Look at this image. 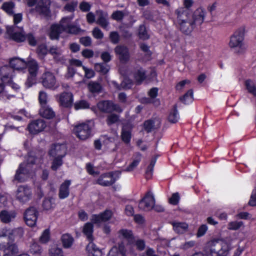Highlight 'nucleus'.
<instances>
[{"instance_id": "nucleus-1", "label": "nucleus", "mask_w": 256, "mask_h": 256, "mask_svg": "<svg viewBox=\"0 0 256 256\" xmlns=\"http://www.w3.org/2000/svg\"><path fill=\"white\" fill-rule=\"evenodd\" d=\"M74 18V15L66 16L62 19L59 24H52L50 27L49 34L50 38L57 40L62 32L71 34H78L81 32L80 28L71 24V21Z\"/></svg>"}, {"instance_id": "nucleus-2", "label": "nucleus", "mask_w": 256, "mask_h": 256, "mask_svg": "<svg viewBox=\"0 0 256 256\" xmlns=\"http://www.w3.org/2000/svg\"><path fill=\"white\" fill-rule=\"evenodd\" d=\"M244 28L241 27L237 29L230 37L228 46L236 54H242L247 48L244 42Z\"/></svg>"}, {"instance_id": "nucleus-3", "label": "nucleus", "mask_w": 256, "mask_h": 256, "mask_svg": "<svg viewBox=\"0 0 256 256\" xmlns=\"http://www.w3.org/2000/svg\"><path fill=\"white\" fill-rule=\"evenodd\" d=\"M40 160L32 154L26 158V161L20 164L18 170L16 172L14 178L18 182H22L26 180L32 172L33 166L36 163Z\"/></svg>"}, {"instance_id": "nucleus-4", "label": "nucleus", "mask_w": 256, "mask_h": 256, "mask_svg": "<svg viewBox=\"0 0 256 256\" xmlns=\"http://www.w3.org/2000/svg\"><path fill=\"white\" fill-rule=\"evenodd\" d=\"M6 33L10 39L16 42H23L27 38L30 46H34L36 44V40L33 34H28L25 36L23 29L22 28L18 30V27L16 26H8Z\"/></svg>"}, {"instance_id": "nucleus-5", "label": "nucleus", "mask_w": 256, "mask_h": 256, "mask_svg": "<svg viewBox=\"0 0 256 256\" xmlns=\"http://www.w3.org/2000/svg\"><path fill=\"white\" fill-rule=\"evenodd\" d=\"M92 126L90 122L82 123L74 126V132L78 138L86 140L90 136Z\"/></svg>"}, {"instance_id": "nucleus-6", "label": "nucleus", "mask_w": 256, "mask_h": 256, "mask_svg": "<svg viewBox=\"0 0 256 256\" xmlns=\"http://www.w3.org/2000/svg\"><path fill=\"white\" fill-rule=\"evenodd\" d=\"M26 67L28 69L29 75L25 84L28 88H30L35 83L38 65L36 60L30 59L26 62Z\"/></svg>"}, {"instance_id": "nucleus-7", "label": "nucleus", "mask_w": 256, "mask_h": 256, "mask_svg": "<svg viewBox=\"0 0 256 256\" xmlns=\"http://www.w3.org/2000/svg\"><path fill=\"white\" fill-rule=\"evenodd\" d=\"M50 0H40L36 4L35 8H31L29 12L32 14L34 11L44 18H49L50 16Z\"/></svg>"}, {"instance_id": "nucleus-8", "label": "nucleus", "mask_w": 256, "mask_h": 256, "mask_svg": "<svg viewBox=\"0 0 256 256\" xmlns=\"http://www.w3.org/2000/svg\"><path fill=\"white\" fill-rule=\"evenodd\" d=\"M16 199L21 203H26L32 198L31 189L26 186H19L15 192Z\"/></svg>"}, {"instance_id": "nucleus-9", "label": "nucleus", "mask_w": 256, "mask_h": 256, "mask_svg": "<svg viewBox=\"0 0 256 256\" xmlns=\"http://www.w3.org/2000/svg\"><path fill=\"white\" fill-rule=\"evenodd\" d=\"M42 82L43 86L46 88L55 90L59 86L54 75L50 72H46L42 74Z\"/></svg>"}, {"instance_id": "nucleus-10", "label": "nucleus", "mask_w": 256, "mask_h": 256, "mask_svg": "<svg viewBox=\"0 0 256 256\" xmlns=\"http://www.w3.org/2000/svg\"><path fill=\"white\" fill-rule=\"evenodd\" d=\"M97 108L100 112L104 113H110L114 111L122 112V108L118 104H114L110 100L100 101L97 104Z\"/></svg>"}, {"instance_id": "nucleus-11", "label": "nucleus", "mask_w": 256, "mask_h": 256, "mask_svg": "<svg viewBox=\"0 0 256 256\" xmlns=\"http://www.w3.org/2000/svg\"><path fill=\"white\" fill-rule=\"evenodd\" d=\"M155 204V199L153 194L148 192L144 198L140 200L138 204V208L144 211H149L152 210Z\"/></svg>"}, {"instance_id": "nucleus-12", "label": "nucleus", "mask_w": 256, "mask_h": 256, "mask_svg": "<svg viewBox=\"0 0 256 256\" xmlns=\"http://www.w3.org/2000/svg\"><path fill=\"white\" fill-rule=\"evenodd\" d=\"M219 247L220 242L216 240L208 242L204 248V252L206 256H220Z\"/></svg>"}, {"instance_id": "nucleus-13", "label": "nucleus", "mask_w": 256, "mask_h": 256, "mask_svg": "<svg viewBox=\"0 0 256 256\" xmlns=\"http://www.w3.org/2000/svg\"><path fill=\"white\" fill-rule=\"evenodd\" d=\"M38 212L34 207L27 209L24 214V220L26 224L29 226H34L36 225L38 219Z\"/></svg>"}, {"instance_id": "nucleus-14", "label": "nucleus", "mask_w": 256, "mask_h": 256, "mask_svg": "<svg viewBox=\"0 0 256 256\" xmlns=\"http://www.w3.org/2000/svg\"><path fill=\"white\" fill-rule=\"evenodd\" d=\"M10 231L4 228L0 232V250H6L10 245H16L10 242Z\"/></svg>"}, {"instance_id": "nucleus-15", "label": "nucleus", "mask_w": 256, "mask_h": 256, "mask_svg": "<svg viewBox=\"0 0 256 256\" xmlns=\"http://www.w3.org/2000/svg\"><path fill=\"white\" fill-rule=\"evenodd\" d=\"M66 153V146L64 144H53L49 150V155L52 157L64 158Z\"/></svg>"}, {"instance_id": "nucleus-16", "label": "nucleus", "mask_w": 256, "mask_h": 256, "mask_svg": "<svg viewBox=\"0 0 256 256\" xmlns=\"http://www.w3.org/2000/svg\"><path fill=\"white\" fill-rule=\"evenodd\" d=\"M175 14L177 23L192 20L191 12L186 8H178L175 10Z\"/></svg>"}, {"instance_id": "nucleus-17", "label": "nucleus", "mask_w": 256, "mask_h": 256, "mask_svg": "<svg viewBox=\"0 0 256 256\" xmlns=\"http://www.w3.org/2000/svg\"><path fill=\"white\" fill-rule=\"evenodd\" d=\"M46 126L44 121L42 120H38L30 122L28 129L32 134H36L42 131Z\"/></svg>"}, {"instance_id": "nucleus-18", "label": "nucleus", "mask_w": 256, "mask_h": 256, "mask_svg": "<svg viewBox=\"0 0 256 256\" xmlns=\"http://www.w3.org/2000/svg\"><path fill=\"white\" fill-rule=\"evenodd\" d=\"M14 70L8 66H4L0 68V76L4 83H10L14 76Z\"/></svg>"}, {"instance_id": "nucleus-19", "label": "nucleus", "mask_w": 256, "mask_h": 256, "mask_svg": "<svg viewBox=\"0 0 256 256\" xmlns=\"http://www.w3.org/2000/svg\"><path fill=\"white\" fill-rule=\"evenodd\" d=\"M112 212L111 210H106L100 214H93L91 216L90 220L94 224H100L108 220L112 216Z\"/></svg>"}, {"instance_id": "nucleus-20", "label": "nucleus", "mask_w": 256, "mask_h": 256, "mask_svg": "<svg viewBox=\"0 0 256 256\" xmlns=\"http://www.w3.org/2000/svg\"><path fill=\"white\" fill-rule=\"evenodd\" d=\"M114 52L120 62L125 63L129 60L130 54L126 47L118 46L116 47Z\"/></svg>"}, {"instance_id": "nucleus-21", "label": "nucleus", "mask_w": 256, "mask_h": 256, "mask_svg": "<svg viewBox=\"0 0 256 256\" xmlns=\"http://www.w3.org/2000/svg\"><path fill=\"white\" fill-rule=\"evenodd\" d=\"M206 12L203 8H197L192 15V21L195 26L202 24L204 20Z\"/></svg>"}, {"instance_id": "nucleus-22", "label": "nucleus", "mask_w": 256, "mask_h": 256, "mask_svg": "<svg viewBox=\"0 0 256 256\" xmlns=\"http://www.w3.org/2000/svg\"><path fill=\"white\" fill-rule=\"evenodd\" d=\"M58 102L63 107H70L73 102V95L71 92H63L60 95Z\"/></svg>"}, {"instance_id": "nucleus-23", "label": "nucleus", "mask_w": 256, "mask_h": 256, "mask_svg": "<svg viewBox=\"0 0 256 256\" xmlns=\"http://www.w3.org/2000/svg\"><path fill=\"white\" fill-rule=\"evenodd\" d=\"M116 180L110 173L104 174L98 179L97 182L102 186H110Z\"/></svg>"}, {"instance_id": "nucleus-24", "label": "nucleus", "mask_w": 256, "mask_h": 256, "mask_svg": "<svg viewBox=\"0 0 256 256\" xmlns=\"http://www.w3.org/2000/svg\"><path fill=\"white\" fill-rule=\"evenodd\" d=\"M71 184L70 180H66L62 182L59 189L58 196L60 199H64L68 197L70 194L69 186Z\"/></svg>"}, {"instance_id": "nucleus-25", "label": "nucleus", "mask_w": 256, "mask_h": 256, "mask_svg": "<svg viewBox=\"0 0 256 256\" xmlns=\"http://www.w3.org/2000/svg\"><path fill=\"white\" fill-rule=\"evenodd\" d=\"M180 30L184 34H190L196 26L192 20L177 23Z\"/></svg>"}, {"instance_id": "nucleus-26", "label": "nucleus", "mask_w": 256, "mask_h": 256, "mask_svg": "<svg viewBox=\"0 0 256 256\" xmlns=\"http://www.w3.org/2000/svg\"><path fill=\"white\" fill-rule=\"evenodd\" d=\"M10 68L16 70H20L26 68V62L24 60L16 58L12 59L10 60Z\"/></svg>"}, {"instance_id": "nucleus-27", "label": "nucleus", "mask_w": 256, "mask_h": 256, "mask_svg": "<svg viewBox=\"0 0 256 256\" xmlns=\"http://www.w3.org/2000/svg\"><path fill=\"white\" fill-rule=\"evenodd\" d=\"M175 232L178 234H182L186 232L188 228V224L184 222L172 221L170 222Z\"/></svg>"}, {"instance_id": "nucleus-28", "label": "nucleus", "mask_w": 256, "mask_h": 256, "mask_svg": "<svg viewBox=\"0 0 256 256\" xmlns=\"http://www.w3.org/2000/svg\"><path fill=\"white\" fill-rule=\"evenodd\" d=\"M108 256H126V250L123 244L114 246L110 250Z\"/></svg>"}, {"instance_id": "nucleus-29", "label": "nucleus", "mask_w": 256, "mask_h": 256, "mask_svg": "<svg viewBox=\"0 0 256 256\" xmlns=\"http://www.w3.org/2000/svg\"><path fill=\"white\" fill-rule=\"evenodd\" d=\"M40 115L47 119H50L54 117V112L53 110L47 105L41 106L40 110Z\"/></svg>"}, {"instance_id": "nucleus-30", "label": "nucleus", "mask_w": 256, "mask_h": 256, "mask_svg": "<svg viewBox=\"0 0 256 256\" xmlns=\"http://www.w3.org/2000/svg\"><path fill=\"white\" fill-rule=\"evenodd\" d=\"M88 252L92 256H102V252L92 242L90 241L86 246Z\"/></svg>"}, {"instance_id": "nucleus-31", "label": "nucleus", "mask_w": 256, "mask_h": 256, "mask_svg": "<svg viewBox=\"0 0 256 256\" xmlns=\"http://www.w3.org/2000/svg\"><path fill=\"white\" fill-rule=\"evenodd\" d=\"M160 122L158 120H148L144 123V128L148 132H151L152 130L159 127Z\"/></svg>"}, {"instance_id": "nucleus-32", "label": "nucleus", "mask_w": 256, "mask_h": 256, "mask_svg": "<svg viewBox=\"0 0 256 256\" xmlns=\"http://www.w3.org/2000/svg\"><path fill=\"white\" fill-rule=\"evenodd\" d=\"M16 214L14 212H8L2 210L0 213V219L4 223H8L14 218Z\"/></svg>"}, {"instance_id": "nucleus-33", "label": "nucleus", "mask_w": 256, "mask_h": 256, "mask_svg": "<svg viewBox=\"0 0 256 256\" xmlns=\"http://www.w3.org/2000/svg\"><path fill=\"white\" fill-rule=\"evenodd\" d=\"M244 86L248 92L256 96V83L254 80L248 79L245 80Z\"/></svg>"}, {"instance_id": "nucleus-34", "label": "nucleus", "mask_w": 256, "mask_h": 256, "mask_svg": "<svg viewBox=\"0 0 256 256\" xmlns=\"http://www.w3.org/2000/svg\"><path fill=\"white\" fill-rule=\"evenodd\" d=\"M219 248L220 256H226L232 249L230 242L226 241L220 242V247Z\"/></svg>"}, {"instance_id": "nucleus-35", "label": "nucleus", "mask_w": 256, "mask_h": 256, "mask_svg": "<svg viewBox=\"0 0 256 256\" xmlns=\"http://www.w3.org/2000/svg\"><path fill=\"white\" fill-rule=\"evenodd\" d=\"M132 128H128L126 126H124L122 128L121 137L122 141L126 144H128L131 139V130Z\"/></svg>"}, {"instance_id": "nucleus-36", "label": "nucleus", "mask_w": 256, "mask_h": 256, "mask_svg": "<svg viewBox=\"0 0 256 256\" xmlns=\"http://www.w3.org/2000/svg\"><path fill=\"white\" fill-rule=\"evenodd\" d=\"M94 226L91 222L86 223L83 228L82 232L86 236L88 239L90 241H92V232H93Z\"/></svg>"}, {"instance_id": "nucleus-37", "label": "nucleus", "mask_w": 256, "mask_h": 256, "mask_svg": "<svg viewBox=\"0 0 256 256\" xmlns=\"http://www.w3.org/2000/svg\"><path fill=\"white\" fill-rule=\"evenodd\" d=\"M49 52L56 61L60 62L64 60L62 56V50L60 48L52 46L50 48Z\"/></svg>"}, {"instance_id": "nucleus-38", "label": "nucleus", "mask_w": 256, "mask_h": 256, "mask_svg": "<svg viewBox=\"0 0 256 256\" xmlns=\"http://www.w3.org/2000/svg\"><path fill=\"white\" fill-rule=\"evenodd\" d=\"M62 242L63 246L65 248H70L74 242L73 238L69 234H66L62 236Z\"/></svg>"}, {"instance_id": "nucleus-39", "label": "nucleus", "mask_w": 256, "mask_h": 256, "mask_svg": "<svg viewBox=\"0 0 256 256\" xmlns=\"http://www.w3.org/2000/svg\"><path fill=\"white\" fill-rule=\"evenodd\" d=\"M15 7V4L12 2H4L2 6V8L6 13L9 15H12L14 14V10Z\"/></svg>"}, {"instance_id": "nucleus-40", "label": "nucleus", "mask_w": 256, "mask_h": 256, "mask_svg": "<svg viewBox=\"0 0 256 256\" xmlns=\"http://www.w3.org/2000/svg\"><path fill=\"white\" fill-rule=\"evenodd\" d=\"M52 160L50 168L54 171L58 170L63 164L62 159L64 158L53 157Z\"/></svg>"}, {"instance_id": "nucleus-41", "label": "nucleus", "mask_w": 256, "mask_h": 256, "mask_svg": "<svg viewBox=\"0 0 256 256\" xmlns=\"http://www.w3.org/2000/svg\"><path fill=\"white\" fill-rule=\"evenodd\" d=\"M180 100L184 104H189L192 102L193 98V91L192 90H188L184 96L180 98Z\"/></svg>"}, {"instance_id": "nucleus-42", "label": "nucleus", "mask_w": 256, "mask_h": 256, "mask_svg": "<svg viewBox=\"0 0 256 256\" xmlns=\"http://www.w3.org/2000/svg\"><path fill=\"white\" fill-rule=\"evenodd\" d=\"M30 251L34 255L40 256L42 254L43 250L40 246L34 242L30 246Z\"/></svg>"}, {"instance_id": "nucleus-43", "label": "nucleus", "mask_w": 256, "mask_h": 256, "mask_svg": "<svg viewBox=\"0 0 256 256\" xmlns=\"http://www.w3.org/2000/svg\"><path fill=\"white\" fill-rule=\"evenodd\" d=\"M48 256H64V252L61 248L53 246L48 250Z\"/></svg>"}, {"instance_id": "nucleus-44", "label": "nucleus", "mask_w": 256, "mask_h": 256, "mask_svg": "<svg viewBox=\"0 0 256 256\" xmlns=\"http://www.w3.org/2000/svg\"><path fill=\"white\" fill-rule=\"evenodd\" d=\"M96 22L103 28H106L108 25V22L107 20V14H104L100 12Z\"/></svg>"}, {"instance_id": "nucleus-45", "label": "nucleus", "mask_w": 256, "mask_h": 256, "mask_svg": "<svg viewBox=\"0 0 256 256\" xmlns=\"http://www.w3.org/2000/svg\"><path fill=\"white\" fill-rule=\"evenodd\" d=\"M94 68L98 72L106 74L109 71L110 67L106 64L98 63L95 64Z\"/></svg>"}, {"instance_id": "nucleus-46", "label": "nucleus", "mask_w": 256, "mask_h": 256, "mask_svg": "<svg viewBox=\"0 0 256 256\" xmlns=\"http://www.w3.org/2000/svg\"><path fill=\"white\" fill-rule=\"evenodd\" d=\"M4 252L3 256H15L18 252L16 245H10L6 250H3Z\"/></svg>"}, {"instance_id": "nucleus-47", "label": "nucleus", "mask_w": 256, "mask_h": 256, "mask_svg": "<svg viewBox=\"0 0 256 256\" xmlns=\"http://www.w3.org/2000/svg\"><path fill=\"white\" fill-rule=\"evenodd\" d=\"M43 208L46 210L52 209L54 206V200L52 198H45L42 204Z\"/></svg>"}, {"instance_id": "nucleus-48", "label": "nucleus", "mask_w": 256, "mask_h": 256, "mask_svg": "<svg viewBox=\"0 0 256 256\" xmlns=\"http://www.w3.org/2000/svg\"><path fill=\"white\" fill-rule=\"evenodd\" d=\"M88 88L92 93H98L100 92L102 86L98 82H91L88 84Z\"/></svg>"}, {"instance_id": "nucleus-49", "label": "nucleus", "mask_w": 256, "mask_h": 256, "mask_svg": "<svg viewBox=\"0 0 256 256\" xmlns=\"http://www.w3.org/2000/svg\"><path fill=\"white\" fill-rule=\"evenodd\" d=\"M50 230L49 229H46L42 232V235L39 238V241L40 243L45 244L48 243L50 240Z\"/></svg>"}, {"instance_id": "nucleus-50", "label": "nucleus", "mask_w": 256, "mask_h": 256, "mask_svg": "<svg viewBox=\"0 0 256 256\" xmlns=\"http://www.w3.org/2000/svg\"><path fill=\"white\" fill-rule=\"evenodd\" d=\"M90 107V104L85 100H80L76 101L74 104V108L76 110L80 109L88 108Z\"/></svg>"}, {"instance_id": "nucleus-51", "label": "nucleus", "mask_w": 256, "mask_h": 256, "mask_svg": "<svg viewBox=\"0 0 256 256\" xmlns=\"http://www.w3.org/2000/svg\"><path fill=\"white\" fill-rule=\"evenodd\" d=\"M119 236L125 238L129 241L132 239V234L130 230L126 229H122L118 232Z\"/></svg>"}, {"instance_id": "nucleus-52", "label": "nucleus", "mask_w": 256, "mask_h": 256, "mask_svg": "<svg viewBox=\"0 0 256 256\" xmlns=\"http://www.w3.org/2000/svg\"><path fill=\"white\" fill-rule=\"evenodd\" d=\"M244 223L242 221H233L230 222L228 224V228L230 230H236L243 226Z\"/></svg>"}, {"instance_id": "nucleus-53", "label": "nucleus", "mask_w": 256, "mask_h": 256, "mask_svg": "<svg viewBox=\"0 0 256 256\" xmlns=\"http://www.w3.org/2000/svg\"><path fill=\"white\" fill-rule=\"evenodd\" d=\"M179 119V114L176 110V106H174V110L168 116L169 120L172 123L176 122Z\"/></svg>"}, {"instance_id": "nucleus-54", "label": "nucleus", "mask_w": 256, "mask_h": 256, "mask_svg": "<svg viewBox=\"0 0 256 256\" xmlns=\"http://www.w3.org/2000/svg\"><path fill=\"white\" fill-rule=\"evenodd\" d=\"M138 35L140 38L146 40L149 38V35L147 32L146 28L144 26H140L138 28Z\"/></svg>"}, {"instance_id": "nucleus-55", "label": "nucleus", "mask_w": 256, "mask_h": 256, "mask_svg": "<svg viewBox=\"0 0 256 256\" xmlns=\"http://www.w3.org/2000/svg\"><path fill=\"white\" fill-rule=\"evenodd\" d=\"M136 80L138 82H141L146 78L145 72L142 69L138 70L134 74Z\"/></svg>"}, {"instance_id": "nucleus-56", "label": "nucleus", "mask_w": 256, "mask_h": 256, "mask_svg": "<svg viewBox=\"0 0 256 256\" xmlns=\"http://www.w3.org/2000/svg\"><path fill=\"white\" fill-rule=\"evenodd\" d=\"M119 120V116L116 114H110L107 116L106 123L108 126L112 125Z\"/></svg>"}, {"instance_id": "nucleus-57", "label": "nucleus", "mask_w": 256, "mask_h": 256, "mask_svg": "<svg viewBox=\"0 0 256 256\" xmlns=\"http://www.w3.org/2000/svg\"><path fill=\"white\" fill-rule=\"evenodd\" d=\"M141 155L138 154L136 159L133 160V162L127 167L126 170L128 172L132 171L135 168L138 164L140 161Z\"/></svg>"}, {"instance_id": "nucleus-58", "label": "nucleus", "mask_w": 256, "mask_h": 256, "mask_svg": "<svg viewBox=\"0 0 256 256\" xmlns=\"http://www.w3.org/2000/svg\"><path fill=\"white\" fill-rule=\"evenodd\" d=\"M38 99L41 106L47 105L48 96L45 92L43 91L40 92Z\"/></svg>"}, {"instance_id": "nucleus-59", "label": "nucleus", "mask_w": 256, "mask_h": 256, "mask_svg": "<svg viewBox=\"0 0 256 256\" xmlns=\"http://www.w3.org/2000/svg\"><path fill=\"white\" fill-rule=\"evenodd\" d=\"M248 204L252 206H256V186L252 190Z\"/></svg>"}, {"instance_id": "nucleus-60", "label": "nucleus", "mask_w": 256, "mask_h": 256, "mask_svg": "<svg viewBox=\"0 0 256 256\" xmlns=\"http://www.w3.org/2000/svg\"><path fill=\"white\" fill-rule=\"evenodd\" d=\"M82 69L84 72V76L87 78H91L94 76V72L92 69L84 66H82Z\"/></svg>"}, {"instance_id": "nucleus-61", "label": "nucleus", "mask_w": 256, "mask_h": 256, "mask_svg": "<svg viewBox=\"0 0 256 256\" xmlns=\"http://www.w3.org/2000/svg\"><path fill=\"white\" fill-rule=\"evenodd\" d=\"M124 16V13L120 10H117L113 12L112 14V18L116 20H122Z\"/></svg>"}, {"instance_id": "nucleus-62", "label": "nucleus", "mask_w": 256, "mask_h": 256, "mask_svg": "<svg viewBox=\"0 0 256 256\" xmlns=\"http://www.w3.org/2000/svg\"><path fill=\"white\" fill-rule=\"evenodd\" d=\"M208 229V227L206 224H202V226H200L198 230V237H200L203 236L207 232Z\"/></svg>"}, {"instance_id": "nucleus-63", "label": "nucleus", "mask_w": 256, "mask_h": 256, "mask_svg": "<svg viewBox=\"0 0 256 256\" xmlns=\"http://www.w3.org/2000/svg\"><path fill=\"white\" fill-rule=\"evenodd\" d=\"M92 35L96 39H101L104 36V34L101 30L98 28H95L92 31Z\"/></svg>"}, {"instance_id": "nucleus-64", "label": "nucleus", "mask_w": 256, "mask_h": 256, "mask_svg": "<svg viewBox=\"0 0 256 256\" xmlns=\"http://www.w3.org/2000/svg\"><path fill=\"white\" fill-rule=\"evenodd\" d=\"M180 200V196L178 192L174 193L171 198L169 199V202L170 204L176 205L178 204Z\"/></svg>"}]
</instances>
